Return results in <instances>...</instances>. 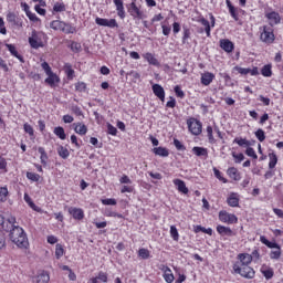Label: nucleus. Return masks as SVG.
<instances>
[{
	"label": "nucleus",
	"mask_w": 283,
	"mask_h": 283,
	"mask_svg": "<svg viewBox=\"0 0 283 283\" xmlns=\"http://www.w3.org/2000/svg\"><path fill=\"white\" fill-rule=\"evenodd\" d=\"M9 238L13 244L18 245L19 249H27L28 248V235L25 231L21 227L13 228L9 233Z\"/></svg>",
	"instance_id": "1"
},
{
	"label": "nucleus",
	"mask_w": 283,
	"mask_h": 283,
	"mask_svg": "<svg viewBox=\"0 0 283 283\" xmlns=\"http://www.w3.org/2000/svg\"><path fill=\"white\" fill-rule=\"evenodd\" d=\"M260 30H261L260 39L262 43H266L268 45H271V43H274L275 33H273V27L264 25L260 28Z\"/></svg>",
	"instance_id": "2"
},
{
	"label": "nucleus",
	"mask_w": 283,
	"mask_h": 283,
	"mask_svg": "<svg viewBox=\"0 0 283 283\" xmlns=\"http://www.w3.org/2000/svg\"><path fill=\"white\" fill-rule=\"evenodd\" d=\"M234 273H238L241 277H245L247 280H253L255 277V270L251 266H242L233 265Z\"/></svg>",
	"instance_id": "3"
},
{
	"label": "nucleus",
	"mask_w": 283,
	"mask_h": 283,
	"mask_svg": "<svg viewBox=\"0 0 283 283\" xmlns=\"http://www.w3.org/2000/svg\"><path fill=\"white\" fill-rule=\"evenodd\" d=\"M41 66L48 76V78L45 80V83H48V85H51L52 87L54 86V83H59V76L54 74V72H52V67H50V64H48V62H43Z\"/></svg>",
	"instance_id": "4"
},
{
	"label": "nucleus",
	"mask_w": 283,
	"mask_h": 283,
	"mask_svg": "<svg viewBox=\"0 0 283 283\" xmlns=\"http://www.w3.org/2000/svg\"><path fill=\"white\" fill-rule=\"evenodd\" d=\"M43 33L33 30L31 36L29 38V45H31L33 50H39V48H43V40L41 39Z\"/></svg>",
	"instance_id": "5"
},
{
	"label": "nucleus",
	"mask_w": 283,
	"mask_h": 283,
	"mask_svg": "<svg viewBox=\"0 0 283 283\" xmlns=\"http://www.w3.org/2000/svg\"><path fill=\"white\" fill-rule=\"evenodd\" d=\"M187 123L189 132H191L193 136H200V134H202V123H200V120L191 118Z\"/></svg>",
	"instance_id": "6"
},
{
	"label": "nucleus",
	"mask_w": 283,
	"mask_h": 283,
	"mask_svg": "<svg viewBox=\"0 0 283 283\" xmlns=\"http://www.w3.org/2000/svg\"><path fill=\"white\" fill-rule=\"evenodd\" d=\"M237 261L233 266H239L242 268V266H249V264H251V261L253 260V256L249 253H240L238 254L237 256Z\"/></svg>",
	"instance_id": "7"
},
{
	"label": "nucleus",
	"mask_w": 283,
	"mask_h": 283,
	"mask_svg": "<svg viewBox=\"0 0 283 283\" xmlns=\"http://www.w3.org/2000/svg\"><path fill=\"white\" fill-rule=\"evenodd\" d=\"M128 12L133 19H145V13L136 6V0L128 6Z\"/></svg>",
	"instance_id": "8"
},
{
	"label": "nucleus",
	"mask_w": 283,
	"mask_h": 283,
	"mask_svg": "<svg viewBox=\"0 0 283 283\" xmlns=\"http://www.w3.org/2000/svg\"><path fill=\"white\" fill-rule=\"evenodd\" d=\"M0 227H2V229L4 231H7V233H11L12 230L15 229L19 226L17 224V218L9 217L6 221L2 218V223H1Z\"/></svg>",
	"instance_id": "9"
},
{
	"label": "nucleus",
	"mask_w": 283,
	"mask_h": 283,
	"mask_svg": "<svg viewBox=\"0 0 283 283\" xmlns=\"http://www.w3.org/2000/svg\"><path fill=\"white\" fill-rule=\"evenodd\" d=\"M219 220L221 222H226L227 224H235L238 222V217H235V214H231L227 211H220Z\"/></svg>",
	"instance_id": "10"
},
{
	"label": "nucleus",
	"mask_w": 283,
	"mask_h": 283,
	"mask_svg": "<svg viewBox=\"0 0 283 283\" xmlns=\"http://www.w3.org/2000/svg\"><path fill=\"white\" fill-rule=\"evenodd\" d=\"M95 22L97 25H102L104 28H118V22H116V19H103V18H96Z\"/></svg>",
	"instance_id": "11"
},
{
	"label": "nucleus",
	"mask_w": 283,
	"mask_h": 283,
	"mask_svg": "<svg viewBox=\"0 0 283 283\" xmlns=\"http://www.w3.org/2000/svg\"><path fill=\"white\" fill-rule=\"evenodd\" d=\"M69 213L74 220H83V218H85V212H83L81 208L71 207L69 208Z\"/></svg>",
	"instance_id": "12"
},
{
	"label": "nucleus",
	"mask_w": 283,
	"mask_h": 283,
	"mask_svg": "<svg viewBox=\"0 0 283 283\" xmlns=\"http://www.w3.org/2000/svg\"><path fill=\"white\" fill-rule=\"evenodd\" d=\"M265 17L270 21V28H273V25H277V23H280V21H281L280 13H277L275 11L266 13Z\"/></svg>",
	"instance_id": "13"
},
{
	"label": "nucleus",
	"mask_w": 283,
	"mask_h": 283,
	"mask_svg": "<svg viewBox=\"0 0 283 283\" xmlns=\"http://www.w3.org/2000/svg\"><path fill=\"white\" fill-rule=\"evenodd\" d=\"M7 21L9 23H12V25H17L18 28H23V22L21 20H19L17 14H14V12H9L7 14Z\"/></svg>",
	"instance_id": "14"
},
{
	"label": "nucleus",
	"mask_w": 283,
	"mask_h": 283,
	"mask_svg": "<svg viewBox=\"0 0 283 283\" xmlns=\"http://www.w3.org/2000/svg\"><path fill=\"white\" fill-rule=\"evenodd\" d=\"M6 48L9 50L12 56H15V59L19 60L20 63H25L23 55L19 54V51H17V46H14V44H6Z\"/></svg>",
	"instance_id": "15"
},
{
	"label": "nucleus",
	"mask_w": 283,
	"mask_h": 283,
	"mask_svg": "<svg viewBox=\"0 0 283 283\" xmlns=\"http://www.w3.org/2000/svg\"><path fill=\"white\" fill-rule=\"evenodd\" d=\"M153 92L157 98H160L163 103L165 102V88H163L160 84H154Z\"/></svg>",
	"instance_id": "16"
},
{
	"label": "nucleus",
	"mask_w": 283,
	"mask_h": 283,
	"mask_svg": "<svg viewBox=\"0 0 283 283\" xmlns=\"http://www.w3.org/2000/svg\"><path fill=\"white\" fill-rule=\"evenodd\" d=\"M174 185L180 193H189V188H187V185L181 179H175Z\"/></svg>",
	"instance_id": "17"
},
{
	"label": "nucleus",
	"mask_w": 283,
	"mask_h": 283,
	"mask_svg": "<svg viewBox=\"0 0 283 283\" xmlns=\"http://www.w3.org/2000/svg\"><path fill=\"white\" fill-rule=\"evenodd\" d=\"M75 134H78L80 136H85L87 134V126L85 124H73Z\"/></svg>",
	"instance_id": "18"
},
{
	"label": "nucleus",
	"mask_w": 283,
	"mask_h": 283,
	"mask_svg": "<svg viewBox=\"0 0 283 283\" xmlns=\"http://www.w3.org/2000/svg\"><path fill=\"white\" fill-rule=\"evenodd\" d=\"M192 153L195 156H199V157H205L207 158V156H209V150L205 147H198V146H195L192 148Z\"/></svg>",
	"instance_id": "19"
},
{
	"label": "nucleus",
	"mask_w": 283,
	"mask_h": 283,
	"mask_svg": "<svg viewBox=\"0 0 283 283\" xmlns=\"http://www.w3.org/2000/svg\"><path fill=\"white\" fill-rule=\"evenodd\" d=\"M220 48H222L224 52H233V42H231L230 40H221Z\"/></svg>",
	"instance_id": "20"
},
{
	"label": "nucleus",
	"mask_w": 283,
	"mask_h": 283,
	"mask_svg": "<svg viewBox=\"0 0 283 283\" xmlns=\"http://www.w3.org/2000/svg\"><path fill=\"white\" fill-rule=\"evenodd\" d=\"M260 242H262V244H265L268 249H280V244L269 241L264 235L260 237Z\"/></svg>",
	"instance_id": "21"
},
{
	"label": "nucleus",
	"mask_w": 283,
	"mask_h": 283,
	"mask_svg": "<svg viewBox=\"0 0 283 283\" xmlns=\"http://www.w3.org/2000/svg\"><path fill=\"white\" fill-rule=\"evenodd\" d=\"M217 231L220 235H229V237L233 235V230H231V228L229 227L218 226Z\"/></svg>",
	"instance_id": "22"
},
{
	"label": "nucleus",
	"mask_w": 283,
	"mask_h": 283,
	"mask_svg": "<svg viewBox=\"0 0 283 283\" xmlns=\"http://www.w3.org/2000/svg\"><path fill=\"white\" fill-rule=\"evenodd\" d=\"M214 75L213 73H205L201 76V83L202 85H211V83L213 82Z\"/></svg>",
	"instance_id": "23"
},
{
	"label": "nucleus",
	"mask_w": 283,
	"mask_h": 283,
	"mask_svg": "<svg viewBox=\"0 0 283 283\" xmlns=\"http://www.w3.org/2000/svg\"><path fill=\"white\" fill-rule=\"evenodd\" d=\"M227 202H228L229 207H239L240 206V199L233 192L227 199Z\"/></svg>",
	"instance_id": "24"
},
{
	"label": "nucleus",
	"mask_w": 283,
	"mask_h": 283,
	"mask_svg": "<svg viewBox=\"0 0 283 283\" xmlns=\"http://www.w3.org/2000/svg\"><path fill=\"white\" fill-rule=\"evenodd\" d=\"M156 156H161V158H167L169 156V150L165 147H157L153 149Z\"/></svg>",
	"instance_id": "25"
},
{
	"label": "nucleus",
	"mask_w": 283,
	"mask_h": 283,
	"mask_svg": "<svg viewBox=\"0 0 283 283\" xmlns=\"http://www.w3.org/2000/svg\"><path fill=\"white\" fill-rule=\"evenodd\" d=\"M53 134H55L60 140H65V138H67V135H65V129L61 126L55 127Z\"/></svg>",
	"instance_id": "26"
},
{
	"label": "nucleus",
	"mask_w": 283,
	"mask_h": 283,
	"mask_svg": "<svg viewBox=\"0 0 283 283\" xmlns=\"http://www.w3.org/2000/svg\"><path fill=\"white\" fill-rule=\"evenodd\" d=\"M57 154L60 158H63V160H67V158H70V150L63 146L57 147Z\"/></svg>",
	"instance_id": "27"
},
{
	"label": "nucleus",
	"mask_w": 283,
	"mask_h": 283,
	"mask_svg": "<svg viewBox=\"0 0 283 283\" xmlns=\"http://www.w3.org/2000/svg\"><path fill=\"white\" fill-rule=\"evenodd\" d=\"M262 76H265L266 78H271L273 76V70L271 64H266L261 69Z\"/></svg>",
	"instance_id": "28"
},
{
	"label": "nucleus",
	"mask_w": 283,
	"mask_h": 283,
	"mask_svg": "<svg viewBox=\"0 0 283 283\" xmlns=\"http://www.w3.org/2000/svg\"><path fill=\"white\" fill-rule=\"evenodd\" d=\"M50 282V274L45 271H42L40 274L36 276V283H48Z\"/></svg>",
	"instance_id": "29"
},
{
	"label": "nucleus",
	"mask_w": 283,
	"mask_h": 283,
	"mask_svg": "<svg viewBox=\"0 0 283 283\" xmlns=\"http://www.w3.org/2000/svg\"><path fill=\"white\" fill-rule=\"evenodd\" d=\"M199 23H201V25H203L207 36H211V24L209 23V20L201 18L199 20Z\"/></svg>",
	"instance_id": "30"
},
{
	"label": "nucleus",
	"mask_w": 283,
	"mask_h": 283,
	"mask_svg": "<svg viewBox=\"0 0 283 283\" xmlns=\"http://www.w3.org/2000/svg\"><path fill=\"white\" fill-rule=\"evenodd\" d=\"M227 174L232 180H240V172L235 167H231L227 170Z\"/></svg>",
	"instance_id": "31"
},
{
	"label": "nucleus",
	"mask_w": 283,
	"mask_h": 283,
	"mask_svg": "<svg viewBox=\"0 0 283 283\" xmlns=\"http://www.w3.org/2000/svg\"><path fill=\"white\" fill-rule=\"evenodd\" d=\"M164 280L167 283H172L174 280H176V277L174 276V273L171 272V269L166 268V270L164 272Z\"/></svg>",
	"instance_id": "32"
},
{
	"label": "nucleus",
	"mask_w": 283,
	"mask_h": 283,
	"mask_svg": "<svg viewBox=\"0 0 283 283\" xmlns=\"http://www.w3.org/2000/svg\"><path fill=\"white\" fill-rule=\"evenodd\" d=\"M65 25V22L60 21V20H53L50 23V28H52V30H60L61 32H63V27Z\"/></svg>",
	"instance_id": "33"
},
{
	"label": "nucleus",
	"mask_w": 283,
	"mask_h": 283,
	"mask_svg": "<svg viewBox=\"0 0 283 283\" xmlns=\"http://www.w3.org/2000/svg\"><path fill=\"white\" fill-rule=\"evenodd\" d=\"M62 32H63L64 34H74V33H76V27H73V25L70 24V23L64 22Z\"/></svg>",
	"instance_id": "34"
},
{
	"label": "nucleus",
	"mask_w": 283,
	"mask_h": 283,
	"mask_svg": "<svg viewBox=\"0 0 283 283\" xmlns=\"http://www.w3.org/2000/svg\"><path fill=\"white\" fill-rule=\"evenodd\" d=\"M64 72H65L69 81H72V78H74V71L72 70V64L66 63L64 65Z\"/></svg>",
	"instance_id": "35"
},
{
	"label": "nucleus",
	"mask_w": 283,
	"mask_h": 283,
	"mask_svg": "<svg viewBox=\"0 0 283 283\" xmlns=\"http://www.w3.org/2000/svg\"><path fill=\"white\" fill-rule=\"evenodd\" d=\"M38 151H39V154H41L40 160H41L42 165H48V153H45V148L39 147Z\"/></svg>",
	"instance_id": "36"
},
{
	"label": "nucleus",
	"mask_w": 283,
	"mask_h": 283,
	"mask_svg": "<svg viewBox=\"0 0 283 283\" xmlns=\"http://www.w3.org/2000/svg\"><path fill=\"white\" fill-rule=\"evenodd\" d=\"M65 253V250L63 249V245H61V243H57L55 245V258L56 260H61V258H63Z\"/></svg>",
	"instance_id": "37"
},
{
	"label": "nucleus",
	"mask_w": 283,
	"mask_h": 283,
	"mask_svg": "<svg viewBox=\"0 0 283 283\" xmlns=\"http://www.w3.org/2000/svg\"><path fill=\"white\" fill-rule=\"evenodd\" d=\"M144 59L148 61L150 65H158V60L151 53L144 54Z\"/></svg>",
	"instance_id": "38"
},
{
	"label": "nucleus",
	"mask_w": 283,
	"mask_h": 283,
	"mask_svg": "<svg viewBox=\"0 0 283 283\" xmlns=\"http://www.w3.org/2000/svg\"><path fill=\"white\" fill-rule=\"evenodd\" d=\"M269 158H270V163H269L270 169H275V165H277V155H275V153H271L269 155Z\"/></svg>",
	"instance_id": "39"
},
{
	"label": "nucleus",
	"mask_w": 283,
	"mask_h": 283,
	"mask_svg": "<svg viewBox=\"0 0 283 283\" xmlns=\"http://www.w3.org/2000/svg\"><path fill=\"white\" fill-rule=\"evenodd\" d=\"M234 143L239 145V147H251V142L244 139V138H235Z\"/></svg>",
	"instance_id": "40"
},
{
	"label": "nucleus",
	"mask_w": 283,
	"mask_h": 283,
	"mask_svg": "<svg viewBox=\"0 0 283 283\" xmlns=\"http://www.w3.org/2000/svg\"><path fill=\"white\" fill-rule=\"evenodd\" d=\"M254 134L260 143H264V140H266V135L262 128H259Z\"/></svg>",
	"instance_id": "41"
},
{
	"label": "nucleus",
	"mask_w": 283,
	"mask_h": 283,
	"mask_svg": "<svg viewBox=\"0 0 283 283\" xmlns=\"http://www.w3.org/2000/svg\"><path fill=\"white\" fill-rule=\"evenodd\" d=\"M270 258H271V260H280V258H282V249L279 248L274 251H271Z\"/></svg>",
	"instance_id": "42"
},
{
	"label": "nucleus",
	"mask_w": 283,
	"mask_h": 283,
	"mask_svg": "<svg viewBox=\"0 0 283 283\" xmlns=\"http://www.w3.org/2000/svg\"><path fill=\"white\" fill-rule=\"evenodd\" d=\"M138 255H139V258H142V260H149L150 253H149V250L142 248L138 251Z\"/></svg>",
	"instance_id": "43"
},
{
	"label": "nucleus",
	"mask_w": 283,
	"mask_h": 283,
	"mask_svg": "<svg viewBox=\"0 0 283 283\" xmlns=\"http://www.w3.org/2000/svg\"><path fill=\"white\" fill-rule=\"evenodd\" d=\"M27 178L32 180V182H39L41 180V176L36 172H27Z\"/></svg>",
	"instance_id": "44"
},
{
	"label": "nucleus",
	"mask_w": 283,
	"mask_h": 283,
	"mask_svg": "<svg viewBox=\"0 0 283 283\" xmlns=\"http://www.w3.org/2000/svg\"><path fill=\"white\" fill-rule=\"evenodd\" d=\"M8 200V188L1 187L0 188V202H6Z\"/></svg>",
	"instance_id": "45"
},
{
	"label": "nucleus",
	"mask_w": 283,
	"mask_h": 283,
	"mask_svg": "<svg viewBox=\"0 0 283 283\" xmlns=\"http://www.w3.org/2000/svg\"><path fill=\"white\" fill-rule=\"evenodd\" d=\"M170 235L172 240H175V242H178L180 235L178 234V229L176 228V226L170 227Z\"/></svg>",
	"instance_id": "46"
},
{
	"label": "nucleus",
	"mask_w": 283,
	"mask_h": 283,
	"mask_svg": "<svg viewBox=\"0 0 283 283\" xmlns=\"http://www.w3.org/2000/svg\"><path fill=\"white\" fill-rule=\"evenodd\" d=\"M262 275H264L265 280H271L274 275L273 269H268V270H261Z\"/></svg>",
	"instance_id": "47"
},
{
	"label": "nucleus",
	"mask_w": 283,
	"mask_h": 283,
	"mask_svg": "<svg viewBox=\"0 0 283 283\" xmlns=\"http://www.w3.org/2000/svg\"><path fill=\"white\" fill-rule=\"evenodd\" d=\"M23 129H24L25 134H29V136H34V128L32 127V125L25 123L23 125Z\"/></svg>",
	"instance_id": "48"
},
{
	"label": "nucleus",
	"mask_w": 283,
	"mask_h": 283,
	"mask_svg": "<svg viewBox=\"0 0 283 283\" xmlns=\"http://www.w3.org/2000/svg\"><path fill=\"white\" fill-rule=\"evenodd\" d=\"M245 154H247V156H250V158L258 160V154H255V150L252 147L248 146Z\"/></svg>",
	"instance_id": "49"
},
{
	"label": "nucleus",
	"mask_w": 283,
	"mask_h": 283,
	"mask_svg": "<svg viewBox=\"0 0 283 283\" xmlns=\"http://www.w3.org/2000/svg\"><path fill=\"white\" fill-rule=\"evenodd\" d=\"M75 90L76 92H85V90H87V84H85L84 82H77L75 84Z\"/></svg>",
	"instance_id": "50"
},
{
	"label": "nucleus",
	"mask_w": 283,
	"mask_h": 283,
	"mask_svg": "<svg viewBox=\"0 0 283 283\" xmlns=\"http://www.w3.org/2000/svg\"><path fill=\"white\" fill-rule=\"evenodd\" d=\"M213 172H214L216 178H218V180H221V182H224V184L228 182L227 178L222 177V172H220V170H218V168H213Z\"/></svg>",
	"instance_id": "51"
},
{
	"label": "nucleus",
	"mask_w": 283,
	"mask_h": 283,
	"mask_svg": "<svg viewBox=\"0 0 283 283\" xmlns=\"http://www.w3.org/2000/svg\"><path fill=\"white\" fill-rule=\"evenodd\" d=\"M174 145L178 151H185V149H187V147H185V145H182L178 139H174Z\"/></svg>",
	"instance_id": "52"
},
{
	"label": "nucleus",
	"mask_w": 283,
	"mask_h": 283,
	"mask_svg": "<svg viewBox=\"0 0 283 283\" xmlns=\"http://www.w3.org/2000/svg\"><path fill=\"white\" fill-rule=\"evenodd\" d=\"M54 12H65L64 3H55L53 7Z\"/></svg>",
	"instance_id": "53"
},
{
	"label": "nucleus",
	"mask_w": 283,
	"mask_h": 283,
	"mask_svg": "<svg viewBox=\"0 0 283 283\" xmlns=\"http://www.w3.org/2000/svg\"><path fill=\"white\" fill-rule=\"evenodd\" d=\"M191 31L187 28H184V36H182V43H187V39H190Z\"/></svg>",
	"instance_id": "54"
},
{
	"label": "nucleus",
	"mask_w": 283,
	"mask_h": 283,
	"mask_svg": "<svg viewBox=\"0 0 283 283\" xmlns=\"http://www.w3.org/2000/svg\"><path fill=\"white\" fill-rule=\"evenodd\" d=\"M175 94L178 96V98H185V92L178 85L175 86Z\"/></svg>",
	"instance_id": "55"
},
{
	"label": "nucleus",
	"mask_w": 283,
	"mask_h": 283,
	"mask_svg": "<svg viewBox=\"0 0 283 283\" xmlns=\"http://www.w3.org/2000/svg\"><path fill=\"white\" fill-rule=\"evenodd\" d=\"M232 157L234 158L235 163H242V160H244V154L242 153L240 154L232 153Z\"/></svg>",
	"instance_id": "56"
},
{
	"label": "nucleus",
	"mask_w": 283,
	"mask_h": 283,
	"mask_svg": "<svg viewBox=\"0 0 283 283\" xmlns=\"http://www.w3.org/2000/svg\"><path fill=\"white\" fill-rule=\"evenodd\" d=\"M107 132L111 136H116V134H118V129H116L112 124L107 125Z\"/></svg>",
	"instance_id": "57"
},
{
	"label": "nucleus",
	"mask_w": 283,
	"mask_h": 283,
	"mask_svg": "<svg viewBox=\"0 0 283 283\" xmlns=\"http://www.w3.org/2000/svg\"><path fill=\"white\" fill-rule=\"evenodd\" d=\"M24 201L29 203L31 209H34L36 207V205H34V201H32V198H30V195L28 193H24Z\"/></svg>",
	"instance_id": "58"
},
{
	"label": "nucleus",
	"mask_w": 283,
	"mask_h": 283,
	"mask_svg": "<svg viewBox=\"0 0 283 283\" xmlns=\"http://www.w3.org/2000/svg\"><path fill=\"white\" fill-rule=\"evenodd\" d=\"M27 17L28 19H30V21H33V23H36V21H39V17H36V14L32 13L31 11L27 12Z\"/></svg>",
	"instance_id": "59"
},
{
	"label": "nucleus",
	"mask_w": 283,
	"mask_h": 283,
	"mask_svg": "<svg viewBox=\"0 0 283 283\" xmlns=\"http://www.w3.org/2000/svg\"><path fill=\"white\" fill-rule=\"evenodd\" d=\"M102 205L114 207V206H116V199H103Z\"/></svg>",
	"instance_id": "60"
},
{
	"label": "nucleus",
	"mask_w": 283,
	"mask_h": 283,
	"mask_svg": "<svg viewBox=\"0 0 283 283\" xmlns=\"http://www.w3.org/2000/svg\"><path fill=\"white\" fill-rule=\"evenodd\" d=\"M71 50H72L73 52H81V43H78V42H72V43H71Z\"/></svg>",
	"instance_id": "61"
},
{
	"label": "nucleus",
	"mask_w": 283,
	"mask_h": 283,
	"mask_svg": "<svg viewBox=\"0 0 283 283\" xmlns=\"http://www.w3.org/2000/svg\"><path fill=\"white\" fill-rule=\"evenodd\" d=\"M1 249H6V234L0 231V251Z\"/></svg>",
	"instance_id": "62"
},
{
	"label": "nucleus",
	"mask_w": 283,
	"mask_h": 283,
	"mask_svg": "<svg viewBox=\"0 0 283 283\" xmlns=\"http://www.w3.org/2000/svg\"><path fill=\"white\" fill-rule=\"evenodd\" d=\"M114 3L116 6L117 12L120 10H125V7L123 6V0H114Z\"/></svg>",
	"instance_id": "63"
},
{
	"label": "nucleus",
	"mask_w": 283,
	"mask_h": 283,
	"mask_svg": "<svg viewBox=\"0 0 283 283\" xmlns=\"http://www.w3.org/2000/svg\"><path fill=\"white\" fill-rule=\"evenodd\" d=\"M97 280H101V282L107 283V273L99 272L97 275Z\"/></svg>",
	"instance_id": "64"
}]
</instances>
